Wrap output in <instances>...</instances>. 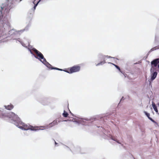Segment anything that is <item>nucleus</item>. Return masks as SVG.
Instances as JSON below:
<instances>
[{"label":"nucleus","instance_id":"obj_1","mask_svg":"<svg viewBox=\"0 0 159 159\" xmlns=\"http://www.w3.org/2000/svg\"><path fill=\"white\" fill-rule=\"evenodd\" d=\"M3 16H0V37L3 36L4 34L5 30L9 25V22L7 18L4 17Z\"/></svg>","mask_w":159,"mask_h":159},{"label":"nucleus","instance_id":"obj_2","mask_svg":"<svg viewBox=\"0 0 159 159\" xmlns=\"http://www.w3.org/2000/svg\"><path fill=\"white\" fill-rule=\"evenodd\" d=\"M80 69V66L79 65H77L68 68L67 69L64 70V71L68 73L71 74L79 71Z\"/></svg>","mask_w":159,"mask_h":159},{"label":"nucleus","instance_id":"obj_3","mask_svg":"<svg viewBox=\"0 0 159 159\" xmlns=\"http://www.w3.org/2000/svg\"><path fill=\"white\" fill-rule=\"evenodd\" d=\"M33 50L37 56V57H35L36 58L39 59H42L43 61H42L41 60V61L43 63L47 62L46 59L44 57L43 55L40 52L36 49L35 48H33Z\"/></svg>","mask_w":159,"mask_h":159},{"label":"nucleus","instance_id":"obj_4","mask_svg":"<svg viewBox=\"0 0 159 159\" xmlns=\"http://www.w3.org/2000/svg\"><path fill=\"white\" fill-rule=\"evenodd\" d=\"M15 115L13 112L10 113H4L0 111V118L4 120H6L8 118H11V116Z\"/></svg>","mask_w":159,"mask_h":159},{"label":"nucleus","instance_id":"obj_5","mask_svg":"<svg viewBox=\"0 0 159 159\" xmlns=\"http://www.w3.org/2000/svg\"><path fill=\"white\" fill-rule=\"evenodd\" d=\"M22 129L27 130L30 129L33 131H36L39 130L40 128L38 126H33L30 125H27L24 123Z\"/></svg>","mask_w":159,"mask_h":159},{"label":"nucleus","instance_id":"obj_6","mask_svg":"<svg viewBox=\"0 0 159 159\" xmlns=\"http://www.w3.org/2000/svg\"><path fill=\"white\" fill-rule=\"evenodd\" d=\"M24 123L22 121H19L18 122H15L14 124L18 128L22 129Z\"/></svg>","mask_w":159,"mask_h":159},{"label":"nucleus","instance_id":"obj_7","mask_svg":"<svg viewBox=\"0 0 159 159\" xmlns=\"http://www.w3.org/2000/svg\"><path fill=\"white\" fill-rule=\"evenodd\" d=\"M58 124V120H55L53 121L52 122L49 124L48 125L49 127H52L57 125Z\"/></svg>","mask_w":159,"mask_h":159},{"label":"nucleus","instance_id":"obj_8","mask_svg":"<svg viewBox=\"0 0 159 159\" xmlns=\"http://www.w3.org/2000/svg\"><path fill=\"white\" fill-rule=\"evenodd\" d=\"M47 66L49 68H50L51 69H55L57 70H62L61 69L58 68L56 67H52V66L50 64H49L48 63H47Z\"/></svg>","mask_w":159,"mask_h":159},{"label":"nucleus","instance_id":"obj_9","mask_svg":"<svg viewBox=\"0 0 159 159\" xmlns=\"http://www.w3.org/2000/svg\"><path fill=\"white\" fill-rule=\"evenodd\" d=\"M159 59H156L153 61L151 62V64L152 65H154L155 67H156L157 66L158 63Z\"/></svg>","mask_w":159,"mask_h":159},{"label":"nucleus","instance_id":"obj_10","mask_svg":"<svg viewBox=\"0 0 159 159\" xmlns=\"http://www.w3.org/2000/svg\"><path fill=\"white\" fill-rule=\"evenodd\" d=\"M5 108L8 110H11L14 108V106L11 104H10L7 106H5Z\"/></svg>","mask_w":159,"mask_h":159},{"label":"nucleus","instance_id":"obj_11","mask_svg":"<svg viewBox=\"0 0 159 159\" xmlns=\"http://www.w3.org/2000/svg\"><path fill=\"white\" fill-rule=\"evenodd\" d=\"M157 75V73L156 72H154L151 75V80L152 81L155 79Z\"/></svg>","mask_w":159,"mask_h":159},{"label":"nucleus","instance_id":"obj_12","mask_svg":"<svg viewBox=\"0 0 159 159\" xmlns=\"http://www.w3.org/2000/svg\"><path fill=\"white\" fill-rule=\"evenodd\" d=\"M144 112L150 120L152 121L154 123L155 122V121L153 120L150 117V114L149 113H147V112L145 111H144Z\"/></svg>","mask_w":159,"mask_h":159},{"label":"nucleus","instance_id":"obj_13","mask_svg":"<svg viewBox=\"0 0 159 159\" xmlns=\"http://www.w3.org/2000/svg\"><path fill=\"white\" fill-rule=\"evenodd\" d=\"M5 6V5H4V4H3L2 5V6L1 7V8L2 9L1 10V14H2V11H5L7 10V6Z\"/></svg>","mask_w":159,"mask_h":159},{"label":"nucleus","instance_id":"obj_14","mask_svg":"<svg viewBox=\"0 0 159 159\" xmlns=\"http://www.w3.org/2000/svg\"><path fill=\"white\" fill-rule=\"evenodd\" d=\"M152 107L153 108V109H154V110L156 112H158V110H157V107L156 106V105L155 104V103L154 102H152Z\"/></svg>","mask_w":159,"mask_h":159},{"label":"nucleus","instance_id":"obj_15","mask_svg":"<svg viewBox=\"0 0 159 159\" xmlns=\"http://www.w3.org/2000/svg\"><path fill=\"white\" fill-rule=\"evenodd\" d=\"M63 116L65 117H66L68 116V114L65 111H64V112L62 114Z\"/></svg>","mask_w":159,"mask_h":159},{"label":"nucleus","instance_id":"obj_16","mask_svg":"<svg viewBox=\"0 0 159 159\" xmlns=\"http://www.w3.org/2000/svg\"><path fill=\"white\" fill-rule=\"evenodd\" d=\"M112 64L119 71H120V69L119 66L114 64Z\"/></svg>","mask_w":159,"mask_h":159},{"label":"nucleus","instance_id":"obj_17","mask_svg":"<svg viewBox=\"0 0 159 159\" xmlns=\"http://www.w3.org/2000/svg\"><path fill=\"white\" fill-rule=\"evenodd\" d=\"M106 63V61H103H103H101L97 65H96V66H98V65H101L102 64V63Z\"/></svg>","mask_w":159,"mask_h":159},{"label":"nucleus","instance_id":"obj_18","mask_svg":"<svg viewBox=\"0 0 159 159\" xmlns=\"http://www.w3.org/2000/svg\"><path fill=\"white\" fill-rule=\"evenodd\" d=\"M40 0H39L38 2L35 5H34V10H35V8H36V7L37 6V5L38 4V3L40 1Z\"/></svg>","mask_w":159,"mask_h":159},{"label":"nucleus","instance_id":"obj_19","mask_svg":"<svg viewBox=\"0 0 159 159\" xmlns=\"http://www.w3.org/2000/svg\"><path fill=\"white\" fill-rule=\"evenodd\" d=\"M106 57H107V58H110L111 57V56H106Z\"/></svg>","mask_w":159,"mask_h":159},{"label":"nucleus","instance_id":"obj_20","mask_svg":"<svg viewBox=\"0 0 159 159\" xmlns=\"http://www.w3.org/2000/svg\"><path fill=\"white\" fill-rule=\"evenodd\" d=\"M111 139H112V140H113L115 141H116V140H115V139L114 138H113V137H112L111 138Z\"/></svg>","mask_w":159,"mask_h":159},{"label":"nucleus","instance_id":"obj_21","mask_svg":"<svg viewBox=\"0 0 159 159\" xmlns=\"http://www.w3.org/2000/svg\"><path fill=\"white\" fill-rule=\"evenodd\" d=\"M158 67L159 68V61H158Z\"/></svg>","mask_w":159,"mask_h":159},{"label":"nucleus","instance_id":"obj_22","mask_svg":"<svg viewBox=\"0 0 159 159\" xmlns=\"http://www.w3.org/2000/svg\"><path fill=\"white\" fill-rule=\"evenodd\" d=\"M36 0H34L33 2V3L34 4L35 2L36 1Z\"/></svg>","mask_w":159,"mask_h":159},{"label":"nucleus","instance_id":"obj_23","mask_svg":"<svg viewBox=\"0 0 159 159\" xmlns=\"http://www.w3.org/2000/svg\"><path fill=\"white\" fill-rule=\"evenodd\" d=\"M70 113L72 115V116H74V115H73V114H72V113H71V112H70Z\"/></svg>","mask_w":159,"mask_h":159},{"label":"nucleus","instance_id":"obj_24","mask_svg":"<svg viewBox=\"0 0 159 159\" xmlns=\"http://www.w3.org/2000/svg\"><path fill=\"white\" fill-rule=\"evenodd\" d=\"M55 143L56 144H57V143H56V142H55Z\"/></svg>","mask_w":159,"mask_h":159}]
</instances>
